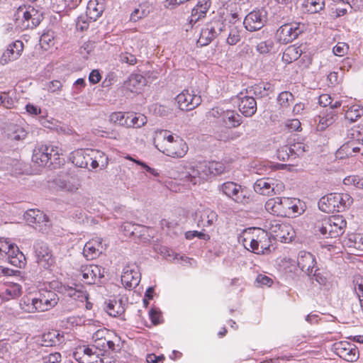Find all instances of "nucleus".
Masks as SVG:
<instances>
[{
  "instance_id": "nucleus-25",
  "label": "nucleus",
  "mask_w": 363,
  "mask_h": 363,
  "mask_svg": "<svg viewBox=\"0 0 363 363\" xmlns=\"http://www.w3.org/2000/svg\"><path fill=\"white\" fill-rule=\"evenodd\" d=\"M226 25V30L228 31L227 43L230 45H236L242 38V28L240 22H228Z\"/></svg>"
},
{
  "instance_id": "nucleus-8",
  "label": "nucleus",
  "mask_w": 363,
  "mask_h": 363,
  "mask_svg": "<svg viewBox=\"0 0 363 363\" xmlns=\"http://www.w3.org/2000/svg\"><path fill=\"white\" fill-rule=\"evenodd\" d=\"M24 218L28 225L41 232H46L51 225L46 214L38 209L28 210L24 214Z\"/></svg>"
},
{
  "instance_id": "nucleus-54",
  "label": "nucleus",
  "mask_w": 363,
  "mask_h": 363,
  "mask_svg": "<svg viewBox=\"0 0 363 363\" xmlns=\"http://www.w3.org/2000/svg\"><path fill=\"white\" fill-rule=\"evenodd\" d=\"M68 294L70 297H72L80 302L86 301L89 297V294L80 289L71 288L68 291Z\"/></svg>"
},
{
  "instance_id": "nucleus-55",
  "label": "nucleus",
  "mask_w": 363,
  "mask_h": 363,
  "mask_svg": "<svg viewBox=\"0 0 363 363\" xmlns=\"http://www.w3.org/2000/svg\"><path fill=\"white\" fill-rule=\"evenodd\" d=\"M289 146L294 158L303 155L306 151V146L301 142L291 143Z\"/></svg>"
},
{
  "instance_id": "nucleus-63",
  "label": "nucleus",
  "mask_w": 363,
  "mask_h": 363,
  "mask_svg": "<svg viewBox=\"0 0 363 363\" xmlns=\"http://www.w3.org/2000/svg\"><path fill=\"white\" fill-rule=\"evenodd\" d=\"M89 18L86 14L79 16L76 22L77 29L81 31L86 30L89 27Z\"/></svg>"
},
{
  "instance_id": "nucleus-51",
  "label": "nucleus",
  "mask_w": 363,
  "mask_h": 363,
  "mask_svg": "<svg viewBox=\"0 0 363 363\" xmlns=\"http://www.w3.org/2000/svg\"><path fill=\"white\" fill-rule=\"evenodd\" d=\"M278 103L281 107L288 108L294 101V95L289 91H282L278 96Z\"/></svg>"
},
{
  "instance_id": "nucleus-48",
  "label": "nucleus",
  "mask_w": 363,
  "mask_h": 363,
  "mask_svg": "<svg viewBox=\"0 0 363 363\" xmlns=\"http://www.w3.org/2000/svg\"><path fill=\"white\" fill-rule=\"evenodd\" d=\"M269 89V84H259L251 87L247 88L245 91L252 92V96L257 97H263L268 94L267 91Z\"/></svg>"
},
{
  "instance_id": "nucleus-15",
  "label": "nucleus",
  "mask_w": 363,
  "mask_h": 363,
  "mask_svg": "<svg viewBox=\"0 0 363 363\" xmlns=\"http://www.w3.org/2000/svg\"><path fill=\"white\" fill-rule=\"evenodd\" d=\"M141 278L138 267L135 264H128L123 269L121 282L125 288L131 289L140 283Z\"/></svg>"
},
{
  "instance_id": "nucleus-21",
  "label": "nucleus",
  "mask_w": 363,
  "mask_h": 363,
  "mask_svg": "<svg viewBox=\"0 0 363 363\" xmlns=\"http://www.w3.org/2000/svg\"><path fill=\"white\" fill-rule=\"evenodd\" d=\"M316 264L315 257L311 253L306 251H300L298 252L297 264L307 275H312L314 269L317 267Z\"/></svg>"
},
{
  "instance_id": "nucleus-22",
  "label": "nucleus",
  "mask_w": 363,
  "mask_h": 363,
  "mask_svg": "<svg viewBox=\"0 0 363 363\" xmlns=\"http://www.w3.org/2000/svg\"><path fill=\"white\" fill-rule=\"evenodd\" d=\"M217 213L210 208L198 210L195 213V220L198 227H209L217 220Z\"/></svg>"
},
{
  "instance_id": "nucleus-47",
  "label": "nucleus",
  "mask_w": 363,
  "mask_h": 363,
  "mask_svg": "<svg viewBox=\"0 0 363 363\" xmlns=\"http://www.w3.org/2000/svg\"><path fill=\"white\" fill-rule=\"evenodd\" d=\"M27 134L28 131L24 127L14 124L11 128L9 136L12 140H21L25 139Z\"/></svg>"
},
{
  "instance_id": "nucleus-9",
  "label": "nucleus",
  "mask_w": 363,
  "mask_h": 363,
  "mask_svg": "<svg viewBox=\"0 0 363 363\" xmlns=\"http://www.w3.org/2000/svg\"><path fill=\"white\" fill-rule=\"evenodd\" d=\"M303 30V25L299 23H286L277 30V36L279 43L287 44L295 40Z\"/></svg>"
},
{
  "instance_id": "nucleus-43",
  "label": "nucleus",
  "mask_w": 363,
  "mask_h": 363,
  "mask_svg": "<svg viewBox=\"0 0 363 363\" xmlns=\"http://www.w3.org/2000/svg\"><path fill=\"white\" fill-rule=\"evenodd\" d=\"M39 293L40 294L42 298L46 304V308H48V310L54 308L60 300L58 294L53 291L45 290L40 291Z\"/></svg>"
},
{
  "instance_id": "nucleus-39",
  "label": "nucleus",
  "mask_w": 363,
  "mask_h": 363,
  "mask_svg": "<svg viewBox=\"0 0 363 363\" xmlns=\"http://www.w3.org/2000/svg\"><path fill=\"white\" fill-rule=\"evenodd\" d=\"M89 149H79L71 153L70 160L77 167L81 168L86 167V157Z\"/></svg>"
},
{
  "instance_id": "nucleus-58",
  "label": "nucleus",
  "mask_w": 363,
  "mask_h": 363,
  "mask_svg": "<svg viewBox=\"0 0 363 363\" xmlns=\"http://www.w3.org/2000/svg\"><path fill=\"white\" fill-rule=\"evenodd\" d=\"M343 183L345 185H353L357 189H363V178H360L358 176H349L344 179Z\"/></svg>"
},
{
  "instance_id": "nucleus-57",
  "label": "nucleus",
  "mask_w": 363,
  "mask_h": 363,
  "mask_svg": "<svg viewBox=\"0 0 363 363\" xmlns=\"http://www.w3.org/2000/svg\"><path fill=\"white\" fill-rule=\"evenodd\" d=\"M128 113L113 112L109 116V121L113 123H118L125 127V122H127L126 116Z\"/></svg>"
},
{
  "instance_id": "nucleus-59",
  "label": "nucleus",
  "mask_w": 363,
  "mask_h": 363,
  "mask_svg": "<svg viewBox=\"0 0 363 363\" xmlns=\"http://www.w3.org/2000/svg\"><path fill=\"white\" fill-rule=\"evenodd\" d=\"M284 125L291 132L301 131L302 130L301 123L297 118L287 119L284 123Z\"/></svg>"
},
{
  "instance_id": "nucleus-62",
  "label": "nucleus",
  "mask_w": 363,
  "mask_h": 363,
  "mask_svg": "<svg viewBox=\"0 0 363 363\" xmlns=\"http://www.w3.org/2000/svg\"><path fill=\"white\" fill-rule=\"evenodd\" d=\"M119 61L121 63H126L129 65H134L137 63V59L135 55L129 52H123L119 55Z\"/></svg>"
},
{
  "instance_id": "nucleus-50",
  "label": "nucleus",
  "mask_w": 363,
  "mask_h": 363,
  "mask_svg": "<svg viewBox=\"0 0 363 363\" xmlns=\"http://www.w3.org/2000/svg\"><path fill=\"white\" fill-rule=\"evenodd\" d=\"M274 47V43L272 39H267L257 43L256 50L261 55L269 53Z\"/></svg>"
},
{
  "instance_id": "nucleus-38",
  "label": "nucleus",
  "mask_w": 363,
  "mask_h": 363,
  "mask_svg": "<svg viewBox=\"0 0 363 363\" xmlns=\"http://www.w3.org/2000/svg\"><path fill=\"white\" fill-rule=\"evenodd\" d=\"M333 238L342 235L346 228V220L340 216H333Z\"/></svg>"
},
{
  "instance_id": "nucleus-1",
  "label": "nucleus",
  "mask_w": 363,
  "mask_h": 363,
  "mask_svg": "<svg viewBox=\"0 0 363 363\" xmlns=\"http://www.w3.org/2000/svg\"><path fill=\"white\" fill-rule=\"evenodd\" d=\"M157 140L160 143H155V147L163 154L174 158H182L188 152L189 147L186 142L179 135L172 134L167 130H160L156 132ZM156 138L155 140L156 143Z\"/></svg>"
},
{
  "instance_id": "nucleus-44",
  "label": "nucleus",
  "mask_w": 363,
  "mask_h": 363,
  "mask_svg": "<svg viewBox=\"0 0 363 363\" xmlns=\"http://www.w3.org/2000/svg\"><path fill=\"white\" fill-rule=\"evenodd\" d=\"M281 197L269 199L265 203V209L271 214L282 216Z\"/></svg>"
},
{
  "instance_id": "nucleus-37",
  "label": "nucleus",
  "mask_w": 363,
  "mask_h": 363,
  "mask_svg": "<svg viewBox=\"0 0 363 363\" xmlns=\"http://www.w3.org/2000/svg\"><path fill=\"white\" fill-rule=\"evenodd\" d=\"M255 233H258L257 239L259 242L258 255L264 254L269 251V240L267 233L262 229H255Z\"/></svg>"
},
{
  "instance_id": "nucleus-3",
  "label": "nucleus",
  "mask_w": 363,
  "mask_h": 363,
  "mask_svg": "<svg viewBox=\"0 0 363 363\" xmlns=\"http://www.w3.org/2000/svg\"><path fill=\"white\" fill-rule=\"evenodd\" d=\"M352 203V199L347 194L332 193L323 196L318 207L323 212L330 213L343 211Z\"/></svg>"
},
{
  "instance_id": "nucleus-56",
  "label": "nucleus",
  "mask_w": 363,
  "mask_h": 363,
  "mask_svg": "<svg viewBox=\"0 0 363 363\" xmlns=\"http://www.w3.org/2000/svg\"><path fill=\"white\" fill-rule=\"evenodd\" d=\"M213 39V35L211 34L208 29L203 28L201 31L197 43L201 46H205L208 45Z\"/></svg>"
},
{
  "instance_id": "nucleus-29",
  "label": "nucleus",
  "mask_w": 363,
  "mask_h": 363,
  "mask_svg": "<svg viewBox=\"0 0 363 363\" xmlns=\"http://www.w3.org/2000/svg\"><path fill=\"white\" fill-rule=\"evenodd\" d=\"M127 122H125V127L139 128L147 123V118L143 114L135 113H128L126 116Z\"/></svg>"
},
{
  "instance_id": "nucleus-4",
  "label": "nucleus",
  "mask_w": 363,
  "mask_h": 363,
  "mask_svg": "<svg viewBox=\"0 0 363 363\" xmlns=\"http://www.w3.org/2000/svg\"><path fill=\"white\" fill-rule=\"evenodd\" d=\"M16 26L21 30L33 29L43 20V13L33 6L19 7L15 14Z\"/></svg>"
},
{
  "instance_id": "nucleus-49",
  "label": "nucleus",
  "mask_w": 363,
  "mask_h": 363,
  "mask_svg": "<svg viewBox=\"0 0 363 363\" xmlns=\"http://www.w3.org/2000/svg\"><path fill=\"white\" fill-rule=\"evenodd\" d=\"M363 113L362 109L358 105H353L350 106L345 111V118L349 120L351 122L356 121Z\"/></svg>"
},
{
  "instance_id": "nucleus-61",
  "label": "nucleus",
  "mask_w": 363,
  "mask_h": 363,
  "mask_svg": "<svg viewBox=\"0 0 363 363\" xmlns=\"http://www.w3.org/2000/svg\"><path fill=\"white\" fill-rule=\"evenodd\" d=\"M107 313L113 317H116L123 312V308L121 307L117 303H109L106 307Z\"/></svg>"
},
{
  "instance_id": "nucleus-45",
  "label": "nucleus",
  "mask_w": 363,
  "mask_h": 363,
  "mask_svg": "<svg viewBox=\"0 0 363 363\" xmlns=\"http://www.w3.org/2000/svg\"><path fill=\"white\" fill-rule=\"evenodd\" d=\"M205 28L208 29L211 34L213 35L214 38L226 30V25L219 20L206 24Z\"/></svg>"
},
{
  "instance_id": "nucleus-32",
  "label": "nucleus",
  "mask_w": 363,
  "mask_h": 363,
  "mask_svg": "<svg viewBox=\"0 0 363 363\" xmlns=\"http://www.w3.org/2000/svg\"><path fill=\"white\" fill-rule=\"evenodd\" d=\"M88 152H90L91 157H94V160L91 161L90 164L92 169H94L99 166L104 167L107 165L108 157L103 152L97 150L89 149L88 150Z\"/></svg>"
},
{
  "instance_id": "nucleus-19",
  "label": "nucleus",
  "mask_w": 363,
  "mask_h": 363,
  "mask_svg": "<svg viewBox=\"0 0 363 363\" xmlns=\"http://www.w3.org/2000/svg\"><path fill=\"white\" fill-rule=\"evenodd\" d=\"M256 228H247L243 230L238 237V241L242 244L245 249L258 255L259 242L257 239L258 233H255Z\"/></svg>"
},
{
  "instance_id": "nucleus-2",
  "label": "nucleus",
  "mask_w": 363,
  "mask_h": 363,
  "mask_svg": "<svg viewBox=\"0 0 363 363\" xmlns=\"http://www.w3.org/2000/svg\"><path fill=\"white\" fill-rule=\"evenodd\" d=\"M203 162L193 164L184 162L178 173V179L191 187L207 180V174Z\"/></svg>"
},
{
  "instance_id": "nucleus-41",
  "label": "nucleus",
  "mask_w": 363,
  "mask_h": 363,
  "mask_svg": "<svg viewBox=\"0 0 363 363\" xmlns=\"http://www.w3.org/2000/svg\"><path fill=\"white\" fill-rule=\"evenodd\" d=\"M91 349L89 346H82L77 349L73 353V357L79 363H91Z\"/></svg>"
},
{
  "instance_id": "nucleus-18",
  "label": "nucleus",
  "mask_w": 363,
  "mask_h": 363,
  "mask_svg": "<svg viewBox=\"0 0 363 363\" xmlns=\"http://www.w3.org/2000/svg\"><path fill=\"white\" fill-rule=\"evenodd\" d=\"M211 5V0H199L196 6L191 9V16L188 19V23L186 26V30L193 28L194 25L200 19L204 18L207 11Z\"/></svg>"
},
{
  "instance_id": "nucleus-14",
  "label": "nucleus",
  "mask_w": 363,
  "mask_h": 363,
  "mask_svg": "<svg viewBox=\"0 0 363 363\" xmlns=\"http://www.w3.org/2000/svg\"><path fill=\"white\" fill-rule=\"evenodd\" d=\"M175 100L179 109L182 111H191L196 108L201 103L199 95L194 94L193 91L184 90L179 94Z\"/></svg>"
},
{
  "instance_id": "nucleus-46",
  "label": "nucleus",
  "mask_w": 363,
  "mask_h": 363,
  "mask_svg": "<svg viewBox=\"0 0 363 363\" xmlns=\"http://www.w3.org/2000/svg\"><path fill=\"white\" fill-rule=\"evenodd\" d=\"M359 151L360 148L355 145L354 141H349L340 147L337 151V155L345 154L347 157H352Z\"/></svg>"
},
{
  "instance_id": "nucleus-20",
  "label": "nucleus",
  "mask_w": 363,
  "mask_h": 363,
  "mask_svg": "<svg viewBox=\"0 0 363 363\" xmlns=\"http://www.w3.org/2000/svg\"><path fill=\"white\" fill-rule=\"evenodd\" d=\"M106 248L101 238H96L88 241L83 250L84 256L87 259H94L99 257Z\"/></svg>"
},
{
  "instance_id": "nucleus-28",
  "label": "nucleus",
  "mask_w": 363,
  "mask_h": 363,
  "mask_svg": "<svg viewBox=\"0 0 363 363\" xmlns=\"http://www.w3.org/2000/svg\"><path fill=\"white\" fill-rule=\"evenodd\" d=\"M22 287L17 283H9L6 284L4 289L1 291L0 296L5 301L14 299L21 296Z\"/></svg>"
},
{
  "instance_id": "nucleus-7",
  "label": "nucleus",
  "mask_w": 363,
  "mask_h": 363,
  "mask_svg": "<svg viewBox=\"0 0 363 363\" xmlns=\"http://www.w3.org/2000/svg\"><path fill=\"white\" fill-rule=\"evenodd\" d=\"M284 189L282 182L272 178H262L257 179L254 184L255 191L264 196L279 194Z\"/></svg>"
},
{
  "instance_id": "nucleus-60",
  "label": "nucleus",
  "mask_w": 363,
  "mask_h": 363,
  "mask_svg": "<svg viewBox=\"0 0 363 363\" xmlns=\"http://www.w3.org/2000/svg\"><path fill=\"white\" fill-rule=\"evenodd\" d=\"M291 157H293L289 145H284L277 150V157L279 160L286 161Z\"/></svg>"
},
{
  "instance_id": "nucleus-6",
  "label": "nucleus",
  "mask_w": 363,
  "mask_h": 363,
  "mask_svg": "<svg viewBox=\"0 0 363 363\" xmlns=\"http://www.w3.org/2000/svg\"><path fill=\"white\" fill-rule=\"evenodd\" d=\"M218 189L223 194L237 203L245 205L250 202V196L247 189L235 182H224L219 186Z\"/></svg>"
},
{
  "instance_id": "nucleus-5",
  "label": "nucleus",
  "mask_w": 363,
  "mask_h": 363,
  "mask_svg": "<svg viewBox=\"0 0 363 363\" xmlns=\"http://www.w3.org/2000/svg\"><path fill=\"white\" fill-rule=\"evenodd\" d=\"M0 255L16 267L21 268L26 264L24 255L9 239L0 238Z\"/></svg>"
},
{
  "instance_id": "nucleus-26",
  "label": "nucleus",
  "mask_w": 363,
  "mask_h": 363,
  "mask_svg": "<svg viewBox=\"0 0 363 363\" xmlns=\"http://www.w3.org/2000/svg\"><path fill=\"white\" fill-rule=\"evenodd\" d=\"M104 6L100 0H89L86 6V15L92 21H96L102 14Z\"/></svg>"
},
{
  "instance_id": "nucleus-31",
  "label": "nucleus",
  "mask_w": 363,
  "mask_h": 363,
  "mask_svg": "<svg viewBox=\"0 0 363 363\" xmlns=\"http://www.w3.org/2000/svg\"><path fill=\"white\" fill-rule=\"evenodd\" d=\"M145 78L141 74H131L125 82V85L131 92H137L145 85Z\"/></svg>"
},
{
  "instance_id": "nucleus-30",
  "label": "nucleus",
  "mask_w": 363,
  "mask_h": 363,
  "mask_svg": "<svg viewBox=\"0 0 363 363\" xmlns=\"http://www.w3.org/2000/svg\"><path fill=\"white\" fill-rule=\"evenodd\" d=\"M242 117L233 110H225L223 123L228 127L236 128L242 123Z\"/></svg>"
},
{
  "instance_id": "nucleus-10",
  "label": "nucleus",
  "mask_w": 363,
  "mask_h": 363,
  "mask_svg": "<svg viewBox=\"0 0 363 363\" xmlns=\"http://www.w3.org/2000/svg\"><path fill=\"white\" fill-rule=\"evenodd\" d=\"M34 251L36 262L40 267L48 269L54 264L55 259L46 243L40 240L36 241L34 244Z\"/></svg>"
},
{
  "instance_id": "nucleus-17",
  "label": "nucleus",
  "mask_w": 363,
  "mask_h": 363,
  "mask_svg": "<svg viewBox=\"0 0 363 363\" xmlns=\"http://www.w3.org/2000/svg\"><path fill=\"white\" fill-rule=\"evenodd\" d=\"M79 276L86 284H94L104 277V269L96 264L82 266Z\"/></svg>"
},
{
  "instance_id": "nucleus-42",
  "label": "nucleus",
  "mask_w": 363,
  "mask_h": 363,
  "mask_svg": "<svg viewBox=\"0 0 363 363\" xmlns=\"http://www.w3.org/2000/svg\"><path fill=\"white\" fill-rule=\"evenodd\" d=\"M302 7L303 11L310 13H315L321 10H323L325 7V1L324 0H306L303 4Z\"/></svg>"
},
{
  "instance_id": "nucleus-27",
  "label": "nucleus",
  "mask_w": 363,
  "mask_h": 363,
  "mask_svg": "<svg viewBox=\"0 0 363 363\" xmlns=\"http://www.w3.org/2000/svg\"><path fill=\"white\" fill-rule=\"evenodd\" d=\"M50 160L48 153L47 145H41L36 147L33 153L32 161L39 166L46 165Z\"/></svg>"
},
{
  "instance_id": "nucleus-40",
  "label": "nucleus",
  "mask_w": 363,
  "mask_h": 363,
  "mask_svg": "<svg viewBox=\"0 0 363 363\" xmlns=\"http://www.w3.org/2000/svg\"><path fill=\"white\" fill-rule=\"evenodd\" d=\"M203 162L206 167L205 169L208 179L211 175H218L225 172V167L222 162L216 161Z\"/></svg>"
},
{
  "instance_id": "nucleus-53",
  "label": "nucleus",
  "mask_w": 363,
  "mask_h": 363,
  "mask_svg": "<svg viewBox=\"0 0 363 363\" xmlns=\"http://www.w3.org/2000/svg\"><path fill=\"white\" fill-rule=\"evenodd\" d=\"M145 6L140 5L139 8L135 9L130 14V21L133 22H136L140 19L147 16L149 14L150 10L147 9H143Z\"/></svg>"
},
{
  "instance_id": "nucleus-35",
  "label": "nucleus",
  "mask_w": 363,
  "mask_h": 363,
  "mask_svg": "<svg viewBox=\"0 0 363 363\" xmlns=\"http://www.w3.org/2000/svg\"><path fill=\"white\" fill-rule=\"evenodd\" d=\"M318 119L317 129L318 130L323 131L335 123L337 119V113L335 111H330L323 116H319Z\"/></svg>"
},
{
  "instance_id": "nucleus-36",
  "label": "nucleus",
  "mask_w": 363,
  "mask_h": 363,
  "mask_svg": "<svg viewBox=\"0 0 363 363\" xmlns=\"http://www.w3.org/2000/svg\"><path fill=\"white\" fill-rule=\"evenodd\" d=\"M302 54L300 46L295 45L289 46L283 53L282 60L286 63H291L298 60Z\"/></svg>"
},
{
  "instance_id": "nucleus-33",
  "label": "nucleus",
  "mask_w": 363,
  "mask_h": 363,
  "mask_svg": "<svg viewBox=\"0 0 363 363\" xmlns=\"http://www.w3.org/2000/svg\"><path fill=\"white\" fill-rule=\"evenodd\" d=\"M332 216L325 218L320 221H318L315 228L320 233V234L325 238H333V223Z\"/></svg>"
},
{
  "instance_id": "nucleus-64",
  "label": "nucleus",
  "mask_w": 363,
  "mask_h": 363,
  "mask_svg": "<svg viewBox=\"0 0 363 363\" xmlns=\"http://www.w3.org/2000/svg\"><path fill=\"white\" fill-rule=\"evenodd\" d=\"M91 363H111V362L105 361V358L101 357V354L97 352V350H94V347H91Z\"/></svg>"
},
{
  "instance_id": "nucleus-23",
  "label": "nucleus",
  "mask_w": 363,
  "mask_h": 363,
  "mask_svg": "<svg viewBox=\"0 0 363 363\" xmlns=\"http://www.w3.org/2000/svg\"><path fill=\"white\" fill-rule=\"evenodd\" d=\"M23 50V43L20 40L15 41L10 44L6 50L3 53L0 58V62L2 65H5L9 62L17 60L21 56Z\"/></svg>"
},
{
  "instance_id": "nucleus-34",
  "label": "nucleus",
  "mask_w": 363,
  "mask_h": 363,
  "mask_svg": "<svg viewBox=\"0 0 363 363\" xmlns=\"http://www.w3.org/2000/svg\"><path fill=\"white\" fill-rule=\"evenodd\" d=\"M20 308L26 313L38 312L35 296H24L19 302Z\"/></svg>"
},
{
  "instance_id": "nucleus-52",
  "label": "nucleus",
  "mask_w": 363,
  "mask_h": 363,
  "mask_svg": "<svg viewBox=\"0 0 363 363\" xmlns=\"http://www.w3.org/2000/svg\"><path fill=\"white\" fill-rule=\"evenodd\" d=\"M281 199L282 216H291V210H290V208H292V206H294L293 202H294V199L288 197H281Z\"/></svg>"
},
{
  "instance_id": "nucleus-13",
  "label": "nucleus",
  "mask_w": 363,
  "mask_h": 363,
  "mask_svg": "<svg viewBox=\"0 0 363 363\" xmlns=\"http://www.w3.org/2000/svg\"><path fill=\"white\" fill-rule=\"evenodd\" d=\"M238 106L239 111L245 117L252 116L257 111V102L251 91H242L238 96Z\"/></svg>"
},
{
  "instance_id": "nucleus-11",
  "label": "nucleus",
  "mask_w": 363,
  "mask_h": 363,
  "mask_svg": "<svg viewBox=\"0 0 363 363\" xmlns=\"http://www.w3.org/2000/svg\"><path fill=\"white\" fill-rule=\"evenodd\" d=\"M333 350L340 358L350 362L357 360L359 351L356 345L347 341H340L333 344Z\"/></svg>"
},
{
  "instance_id": "nucleus-12",
  "label": "nucleus",
  "mask_w": 363,
  "mask_h": 363,
  "mask_svg": "<svg viewBox=\"0 0 363 363\" xmlns=\"http://www.w3.org/2000/svg\"><path fill=\"white\" fill-rule=\"evenodd\" d=\"M269 230L276 240L282 242H290L294 237V231L290 225L279 223L276 220L271 223Z\"/></svg>"
},
{
  "instance_id": "nucleus-16",
  "label": "nucleus",
  "mask_w": 363,
  "mask_h": 363,
  "mask_svg": "<svg viewBox=\"0 0 363 363\" xmlns=\"http://www.w3.org/2000/svg\"><path fill=\"white\" fill-rule=\"evenodd\" d=\"M267 21V13L264 10L252 11L248 13L243 21L245 28L250 31L261 29Z\"/></svg>"
},
{
  "instance_id": "nucleus-24",
  "label": "nucleus",
  "mask_w": 363,
  "mask_h": 363,
  "mask_svg": "<svg viewBox=\"0 0 363 363\" xmlns=\"http://www.w3.org/2000/svg\"><path fill=\"white\" fill-rule=\"evenodd\" d=\"M60 189L70 192L76 191L80 186V182L77 177L66 175L55 179L54 181Z\"/></svg>"
}]
</instances>
